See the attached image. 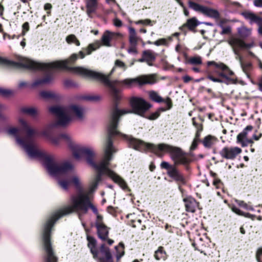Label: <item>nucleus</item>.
Listing matches in <instances>:
<instances>
[{
	"instance_id": "obj_38",
	"label": "nucleus",
	"mask_w": 262,
	"mask_h": 262,
	"mask_svg": "<svg viewBox=\"0 0 262 262\" xmlns=\"http://www.w3.org/2000/svg\"><path fill=\"white\" fill-rule=\"evenodd\" d=\"M115 66L121 68L124 71L127 69V66L125 63L119 59L115 61Z\"/></svg>"
},
{
	"instance_id": "obj_3",
	"label": "nucleus",
	"mask_w": 262,
	"mask_h": 262,
	"mask_svg": "<svg viewBox=\"0 0 262 262\" xmlns=\"http://www.w3.org/2000/svg\"><path fill=\"white\" fill-rule=\"evenodd\" d=\"M71 205L53 213L43 226L42 238L45 251V262H57L58 258L52 247L50 236L51 229L59 219L71 213L76 212L79 219L82 220V216L87 213L90 208L96 215L99 214L97 208L92 205L88 194L78 193L72 195L71 198Z\"/></svg>"
},
{
	"instance_id": "obj_32",
	"label": "nucleus",
	"mask_w": 262,
	"mask_h": 262,
	"mask_svg": "<svg viewBox=\"0 0 262 262\" xmlns=\"http://www.w3.org/2000/svg\"><path fill=\"white\" fill-rule=\"evenodd\" d=\"M149 96L150 98L156 102L161 103L164 101V99L155 91L149 92Z\"/></svg>"
},
{
	"instance_id": "obj_5",
	"label": "nucleus",
	"mask_w": 262,
	"mask_h": 262,
	"mask_svg": "<svg viewBox=\"0 0 262 262\" xmlns=\"http://www.w3.org/2000/svg\"><path fill=\"white\" fill-rule=\"evenodd\" d=\"M78 58V54H73L68 59L64 60L56 61L50 63H41L21 57H19L18 62H15L9 60L0 56V64L15 68L23 67L32 70H41L46 72H50L55 69H67L72 71L75 73L94 79L93 77L76 70L77 68H81L86 70H88V69L81 67L69 68L68 66V64L73 63Z\"/></svg>"
},
{
	"instance_id": "obj_6",
	"label": "nucleus",
	"mask_w": 262,
	"mask_h": 262,
	"mask_svg": "<svg viewBox=\"0 0 262 262\" xmlns=\"http://www.w3.org/2000/svg\"><path fill=\"white\" fill-rule=\"evenodd\" d=\"M49 112L57 117V120L49 125L50 128L61 126H68L76 118L82 120L84 117L85 109L78 104H72L69 106H53L49 108Z\"/></svg>"
},
{
	"instance_id": "obj_60",
	"label": "nucleus",
	"mask_w": 262,
	"mask_h": 262,
	"mask_svg": "<svg viewBox=\"0 0 262 262\" xmlns=\"http://www.w3.org/2000/svg\"><path fill=\"white\" fill-rule=\"evenodd\" d=\"M138 62H146V60H145V57H144V56L143 55V53H142V56L141 58L139 59L138 60H137Z\"/></svg>"
},
{
	"instance_id": "obj_35",
	"label": "nucleus",
	"mask_w": 262,
	"mask_h": 262,
	"mask_svg": "<svg viewBox=\"0 0 262 262\" xmlns=\"http://www.w3.org/2000/svg\"><path fill=\"white\" fill-rule=\"evenodd\" d=\"M188 62L193 65L201 64L202 63L201 57L200 56H195L190 58Z\"/></svg>"
},
{
	"instance_id": "obj_44",
	"label": "nucleus",
	"mask_w": 262,
	"mask_h": 262,
	"mask_svg": "<svg viewBox=\"0 0 262 262\" xmlns=\"http://www.w3.org/2000/svg\"><path fill=\"white\" fill-rule=\"evenodd\" d=\"M97 48L94 47V45L93 44H90L88 47L87 48L85 49V51L86 52V54L88 55H90L91 54L92 52L95 51Z\"/></svg>"
},
{
	"instance_id": "obj_42",
	"label": "nucleus",
	"mask_w": 262,
	"mask_h": 262,
	"mask_svg": "<svg viewBox=\"0 0 262 262\" xmlns=\"http://www.w3.org/2000/svg\"><path fill=\"white\" fill-rule=\"evenodd\" d=\"M220 34L221 35L230 34L231 32V28L230 26L224 27Z\"/></svg>"
},
{
	"instance_id": "obj_37",
	"label": "nucleus",
	"mask_w": 262,
	"mask_h": 262,
	"mask_svg": "<svg viewBox=\"0 0 262 262\" xmlns=\"http://www.w3.org/2000/svg\"><path fill=\"white\" fill-rule=\"evenodd\" d=\"M13 94V92L8 89L0 88V95L4 97H9Z\"/></svg>"
},
{
	"instance_id": "obj_62",
	"label": "nucleus",
	"mask_w": 262,
	"mask_h": 262,
	"mask_svg": "<svg viewBox=\"0 0 262 262\" xmlns=\"http://www.w3.org/2000/svg\"><path fill=\"white\" fill-rule=\"evenodd\" d=\"M183 10H184V13L185 15H186V16H188L189 15V12L188 11V10L186 9V8H184L183 9Z\"/></svg>"
},
{
	"instance_id": "obj_27",
	"label": "nucleus",
	"mask_w": 262,
	"mask_h": 262,
	"mask_svg": "<svg viewBox=\"0 0 262 262\" xmlns=\"http://www.w3.org/2000/svg\"><path fill=\"white\" fill-rule=\"evenodd\" d=\"M20 112L33 118L36 117L38 115L37 109L33 107H23L20 108Z\"/></svg>"
},
{
	"instance_id": "obj_41",
	"label": "nucleus",
	"mask_w": 262,
	"mask_h": 262,
	"mask_svg": "<svg viewBox=\"0 0 262 262\" xmlns=\"http://www.w3.org/2000/svg\"><path fill=\"white\" fill-rule=\"evenodd\" d=\"M96 217H97V219H96V221L95 222L96 227H97L98 225H104V224L103 223L102 216H101V215L98 214L96 215Z\"/></svg>"
},
{
	"instance_id": "obj_46",
	"label": "nucleus",
	"mask_w": 262,
	"mask_h": 262,
	"mask_svg": "<svg viewBox=\"0 0 262 262\" xmlns=\"http://www.w3.org/2000/svg\"><path fill=\"white\" fill-rule=\"evenodd\" d=\"M113 23L114 26H115L117 27H120L122 26V21L117 18H116L114 19Z\"/></svg>"
},
{
	"instance_id": "obj_54",
	"label": "nucleus",
	"mask_w": 262,
	"mask_h": 262,
	"mask_svg": "<svg viewBox=\"0 0 262 262\" xmlns=\"http://www.w3.org/2000/svg\"><path fill=\"white\" fill-rule=\"evenodd\" d=\"M262 136L261 133H259L258 135L254 134L252 136V139L255 141H258Z\"/></svg>"
},
{
	"instance_id": "obj_14",
	"label": "nucleus",
	"mask_w": 262,
	"mask_h": 262,
	"mask_svg": "<svg viewBox=\"0 0 262 262\" xmlns=\"http://www.w3.org/2000/svg\"><path fill=\"white\" fill-rule=\"evenodd\" d=\"M168 175L174 181L184 184L185 179L183 174L176 167H173L171 169L167 171Z\"/></svg>"
},
{
	"instance_id": "obj_48",
	"label": "nucleus",
	"mask_w": 262,
	"mask_h": 262,
	"mask_svg": "<svg viewBox=\"0 0 262 262\" xmlns=\"http://www.w3.org/2000/svg\"><path fill=\"white\" fill-rule=\"evenodd\" d=\"M166 40L164 38H162V39H160L154 42V44L156 46H160V45H165L166 43Z\"/></svg>"
},
{
	"instance_id": "obj_53",
	"label": "nucleus",
	"mask_w": 262,
	"mask_h": 262,
	"mask_svg": "<svg viewBox=\"0 0 262 262\" xmlns=\"http://www.w3.org/2000/svg\"><path fill=\"white\" fill-rule=\"evenodd\" d=\"M199 142L193 140L191 145L190 147V150L192 151L196 149L198 146Z\"/></svg>"
},
{
	"instance_id": "obj_63",
	"label": "nucleus",
	"mask_w": 262,
	"mask_h": 262,
	"mask_svg": "<svg viewBox=\"0 0 262 262\" xmlns=\"http://www.w3.org/2000/svg\"><path fill=\"white\" fill-rule=\"evenodd\" d=\"M256 254L259 256H261L262 255V248H259L257 250Z\"/></svg>"
},
{
	"instance_id": "obj_24",
	"label": "nucleus",
	"mask_w": 262,
	"mask_h": 262,
	"mask_svg": "<svg viewBox=\"0 0 262 262\" xmlns=\"http://www.w3.org/2000/svg\"><path fill=\"white\" fill-rule=\"evenodd\" d=\"M143 53L147 64L149 66H152V63L156 60L155 54L150 50L144 51Z\"/></svg>"
},
{
	"instance_id": "obj_13",
	"label": "nucleus",
	"mask_w": 262,
	"mask_h": 262,
	"mask_svg": "<svg viewBox=\"0 0 262 262\" xmlns=\"http://www.w3.org/2000/svg\"><path fill=\"white\" fill-rule=\"evenodd\" d=\"M252 129L253 126L252 125L247 126L244 130L237 135V143H240L243 147L247 146L250 144H253V140L247 138L248 132L251 131Z\"/></svg>"
},
{
	"instance_id": "obj_21",
	"label": "nucleus",
	"mask_w": 262,
	"mask_h": 262,
	"mask_svg": "<svg viewBox=\"0 0 262 262\" xmlns=\"http://www.w3.org/2000/svg\"><path fill=\"white\" fill-rule=\"evenodd\" d=\"M218 141L217 139L212 135L206 136L202 141L204 146L207 148H210L213 145L215 144Z\"/></svg>"
},
{
	"instance_id": "obj_23",
	"label": "nucleus",
	"mask_w": 262,
	"mask_h": 262,
	"mask_svg": "<svg viewBox=\"0 0 262 262\" xmlns=\"http://www.w3.org/2000/svg\"><path fill=\"white\" fill-rule=\"evenodd\" d=\"M129 32V42L130 45L137 46L139 38L137 36L136 30L134 28L129 27L128 28Z\"/></svg>"
},
{
	"instance_id": "obj_61",
	"label": "nucleus",
	"mask_w": 262,
	"mask_h": 262,
	"mask_svg": "<svg viewBox=\"0 0 262 262\" xmlns=\"http://www.w3.org/2000/svg\"><path fill=\"white\" fill-rule=\"evenodd\" d=\"M78 55H79V57L81 59H83L85 57L84 53L81 51L79 52Z\"/></svg>"
},
{
	"instance_id": "obj_22",
	"label": "nucleus",
	"mask_w": 262,
	"mask_h": 262,
	"mask_svg": "<svg viewBox=\"0 0 262 262\" xmlns=\"http://www.w3.org/2000/svg\"><path fill=\"white\" fill-rule=\"evenodd\" d=\"M53 80L52 76L49 75H47L45 78L41 79H38L34 81L31 84L32 88L36 86H42L45 84L50 83Z\"/></svg>"
},
{
	"instance_id": "obj_40",
	"label": "nucleus",
	"mask_w": 262,
	"mask_h": 262,
	"mask_svg": "<svg viewBox=\"0 0 262 262\" xmlns=\"http://www.w3.org/2000/svg\"><path fill=\"white\" fill-rule=\"evenodd\" d=\"M161 167L167 169V171L171 169L174 166L170 165L167 162L163 161L161 163Z\"/></svg>"
},
{
	"instance_id": "obj_49",
	"label": "nucleus",
	"mask_w": 262,
	"mask_h": 262,
	"mask_svg": "<svg viewBox=\"0 0 262 262\" xmlns=\"http://www.w3.org/2000/svg\"><path fill=\"white\" fill-rule=\"evenodd\" d=\"M119 246H120L123 249H124V245L123 243H120L119 244ZM124 254V251L123 250L120 254H118L117 255V259L118 260L122 256H123Z\"/></svg>"
},
{
	"instance_id": "obj_29",
	"label": "nucleus",
	"mask_w": 262,
	"mask_h": 262,
	"mask_svg": "<svg viewBox=\"0 0 262 262\" xmlns=\"http://www.w3.org/2000/svg\"><path fill=\"white\" fill-rule=\"evenodd\" d=\"M113 33L108 30L105 31L102 36V41L103 45L110 47L111 46L110 41L113 37Z\"/></svg>"
},
{
	"instance_id": "obj_47",
	"label": "nucleus",
	"mask_w": 262,
	"mask_h": 262,
	"mask_svg": "<svg viewBox=\"0 0 262 262\" xmlns=\"http://www.w3.org/2000/svg\"><path fill=\"white\" fill-rule=\"evenodd\" d=\"M163 102H165L166 103V104L167 106L168 110H169L171 108V107L172 106V103H171V99H170V98L167 97L166 98V99H165V100L164 99V101H163Z\"/></svg>"
},
{
	"instance_id": "obj_4",
	"label": "nucleus",
	"mask_w": 262,
	"mask_h": 262,
	"mask_svg": "<svg viewBox=\"0 0 262 262\" xmlns=\"http://www.w3.org/2000/svg\"><path fill=\"white\" fill-rule=\"evenodd\" d=\"M76 70L93 77L94 79L98 80L103 83L105 85L108 86L111 89L112 95L116 101H119L121 98L119 90L116 88V86L131 88L136 85L142 86L146 84H153L157 82V78L155 74L143 75L134 78H126L122 80H116L111 81L109 79L110 75L106 76L100 72L86 70L81 68H77Z\"/></svg>"
},
{
	"instance_id": "obj_36",
	"label": "nucleus",
	"mask_w": 262,
	"mask_h": 262,
	"mask_svg": "<svg viewBox=\"0 0 262 262\" xmlns=\"http://www.w3.org/2000/svg\"><path fill=\"white\" fill-rule=\"evenodd\" d=\"M40 96L45 99L53 98L55 97V94L51 91H42L40 93Z\"/></svg>"
},
{
	"instance_id": "obj_58",
	"label": "nucleus",
	"mask_w": 262,
	"mask_h": 262,
	"mask_svg": "<svg viewBox=\"0 0 262 262\" xmlns=\"http://www.w3.org/2000/svg\"><path fill=\"white\" fill-rule=\"evenodd\" d=\"M52 6L51 4L49 3H47L44 6V9L46 10H49L52 8Z\"/></svg>"
},
{
	"instance_id": "obj_7",
	"label": "nucleus",
	"mask_w": 262,
	"mask_h": 262,
	"mask_svg": "<svg viewBox=\"0 0 262 262\" xmlns=\"http://www.w3.org/2000/svg\"><path fill=\"white\" fill-rule=\"evenodd\" d=\"M207 64L208 66H213L216 69L215 71L216 77L213 76L211 73H209L207 76V79L214 82L225 83L226 84H229L233 82L234 79L232 76L234 75V73L224 63L209 61Z\"/></svg>"
},
{
	"instance_id": "obj_43",
	"label": "nucleus",
	"mask_w": 262,
	"mask_h": 262,
	"mask_svg": "<svg viewBox=\"0 0 262 262\" xmlns=\"http://www.w3.org/2000/svg\"><path fill=\"white\" fill-rule=\"evenodd\" d=\"M137 46H133V45H130V47L127 50V52L129 54H137V50L136 49Z\"/></svg>"
},
{
	"instance_id": "obj_52",
	"label": "nucleus",
	"mask_w": 262,
	"mask_h": 262,
	"mask_svg": "<svg viewBox=\"0 0 262 262\" xmlns=\"http://www.w3.org/2000/svg\"><path fill=\"white\" fill-rule=\"evenodd\" d=\"M182 79L185 83H188L192 79V77L188 75H185L183 77Z\"/></svg>"
},
{
	"instance_id": "obj_19",
	"label": "nucleus",
	"mask_w": 262,
	"mask_h": 262,
	"mask_svg": "<svg viewBox=\"0 0 262 262\" xmlns=\"http://www.w3.org/2000/svg\"><path fill=\"white\" fill-rule=\"evenodd\" d=\"M86 13L90 17L96 12L98 6V0H85Z\"/></svg>"
},
{
	"instance_id": "obj_1",
	"label": "nucleus",
	"mask_w": 262,
	"mask_h": 262,
	"mask_svg": "<svg viewBox=\"0 0 262 262\" xmlns=\"http://www.w3.org/2000/svg\"><path fill=\"white\" fill-rule=\"evenodd\" d=\"M132 112V111L130 110H120L117 108H115L112 112L107 127V137L104 147V156L98 164H95L93 161L95 152L92 148L83 146L76 142L72 149L74 157L76 159H80L82 157H84L87 163L95 168L98 171H106L108 177L123 189L127 188L126 183L121 177L108 167L110 161L113 158V154L117 151V149L113 145L112 140V138L115 136L123 137L128 141L129 147L140 151H145L149 150L156 154H158L159 151L168 152L170 154V158L175 165H183L186 169H188V164L190 163L191 160L180 148L164 143L157 145L145 143L141 140L128 137L120 132L117 129L119 117L122 115Z\"/></svg>"
},
{
	"instance_id": "obj_20",
	"label": "nucleus",
	"mask_w": 262,
	"mask_h": 262,
	"mask_svg": "<svg viewBox=\"0 0 262 262\" xmlns=\"http://www.w3.org/2000/svg\"><path fill=\"white\" fill-rule=\"evenodd\" d=\"M96 227L99 238L102 241L106 240L108 235V228L104 224L102 225H98V226Z\"/></svg>"
},
{
	"instance_id": "obj_34",
	"label": "nucleus",
	"mask_w": 262,
	"mask_h": 262,
	"mask_svg": "<svg viewBox=\"0 0 262 262\" xmlns=\"http://www.w3.org/2000/svg\"><path fill=\"white\" fill-rule=\"evenodd\" d=\"M236 204L247 210H254V208L251 205L246 203L244 201L241 200H235Z\"/></svg>"
},
{
	"instance_id": "obj_59",
	"label": "nucleus",
	"mask_w": 262,
	"mask_h": 262,
	"mask_svg": "<svg viewBox=\"0 0 262 262\" xmlns=\"http://www.w3.org/2000/svg\"><path fill=\"white\" fill-rule=\"evenodd\" d=\"M258 26V33L259 35L262 36V21L260 22V24Z\"/></svg>"
},
{
	"instance_id": "obj_55",
	"label": "nucleus",
	"mask_w": 262,
	"mask_h": 262,
	"mask_svg": "<svg viewBox=\"0 0 262 262\" xmlns=\"http://www.w3.org/2000/svg\"><path fill=\"white\" fill-rule=\"evenodd\" d=\"M202 130V127H200V128H197V131H196V132L195 133V137H197V138H200V136H201V132Z\"/></svg>"
},
{
	"instance_id": "obj_28",
	"label": "nucleus",
	"mask_w": 262,
	"mask_h": 262,
	"mask_svg": "<svg viewBox=\"0 0 262 262\" xmlns=\"http://www.w3.org/2000/svg\"><path fill=\"white\" fill-rule=\"evenodd\" d=\"M200 24H201V23L198 21L196 17H193L188 19L184 26L187 27L189 30L194 31L195 28Z\"/></svg>"
},
{
	"instance_id": "obj_2",
	"label": "nucleus",
	"mask_w": 262,
	"mask_h": 262,
	"mask_svg": "<svg viewBox=\"0 0 262 262\" xmlns=\"http://www.w3.org/2000/svg\"><path fill=\"white\" fill-rule=\"evenodd\" d=\"M19 122L21 128H10L7 130V134L15 138L17 144L24 148L30 158L42 160V164L48 173L58 179V184L61 188L68 190L72 184L76 188L80 189V178L77 174L70 176L68 174L74 169L73 165L69 161L57 163L52 157L46 156L34 143L33 137L36 131L30 127L24 119H20Z\"/></svg>"
},
{
	"instance_id": "obj_30",
	"label": "nucleus",
	"mask_w": 262,
	"mask_h": 262,
	"mask_svg": "<svg viewBox=\"0 0 262 262\" xmlns=\"http://www.w3.org/2000/svg\"><path fill=\"white\" fill-rule=\"evenodd\" d=\"M155 257L157 260H165L166 258V253L164 250L163 248L160 247L155 251Z\"/></svg>"
},
{
	"instance_id": "obj_56",
	"label": "nucleus",
	"mask_w": 262,
	"mask_h": 262,
	"mask_svg": "<svg viewBox=\"0 0 262 262\" xmlns=\"http://www.w3.org/2000/svg\"><path fill=\"white\" fill-rule=\"evenodd\" d=\"M143 25H149V26H152V24H151V21L149 19H146L143 20Z\"/></svg>"
},
{
	"instance_id": "obj_39",
	"label": "nucleus",
	"mask_w": 262,
	"mask_h": 262,
	"mask_svg": "<svg viewBox=\"0 0 262 262\" xmlns=\"http://www.w3.org/2000/svg\"><path fill=\"white\" fill-rule=\"evenodd\" d=\"M231 210H232V211H233L234 213H235L236 214H237L238 215H243V216H248V215H249V213H244L240 209H239L238 208H237L236 207H235L234 206H233L231 207Z\"/></svg>"
},
{
	"instance_id": "obj_10",
	"label": "nucleus",
	"mask_w": 262,
	"mask_h": 262,
	"mask_svg": "<svg viewBox=\"0 0 262 262\" xmlns=\"http://www.w3.org/2000/svg\"><path fill=\"white\" fill-rule=\"evenodd\" d=\"M133 111L139 115H143L151 105L141 98L133 97L130 99Z\"/></svg>"
},
{
	"instance_id": "obj_17",
	"label": "nucleus",
	"mask_w": 262,
	"mask_h": 262,
	"mask_svg": "<svg viewBox=\"0 0 262 262\" xmlns=\"http://www.w3.org/2000/svg\"><path fill=\"white\" fill-rule=\"evenodd\" d=\"M186 210L193 213L198 207V203L192 198L188 197L183 200Z\"/></svg>"
},
{
	"instance_id": "obj_18",
	"label": "nucleus",
	"mask_w": 262,
	"mask_h": 262,
	"mask_svg": "<svg viewBox=\"0 0 262 262\" xmlns=\"http://www.w3.org/2000/svg\"><path fill=\"white\" fill-rule=\"evenodd\" d=\"M100 252L104 257H101L99 258V262H113L112 256L108 248L105 247L104 244H102L100 247Z\"/></svg>"
},
{
	"instance_id": "obj_15",
	"label": "nucleus",
	"mask_w": 262,
	"mask_h": 262,
	"mask_svg": "<svg viewBox=\"0 0 262 262\" xmlns=\"http://www.w3.org/2000/svg\"><path fill=\"white\" fill-rule=\"evenodd\" d=\"M242 15L251 25L256 24L258 26L260 24V22H262V17L256 15L252 12L245 11L243 12Z\"/></svg>"
},
{
	"instance_id": "obj_57",
	"label": "nucleus",
	"mask_w": 262,
	"mask_h": 262,
	"mask_svg": "<svg viewBox=\"0 0 262 262\" xmlns=\"http://www.w3.org/2000/svg\"><path fill=\"white\" fill-rule=\"evenodd\" d=\"M257 85L259 87V90L262 91V76L259 79Z\"/></svg>"
},
{
	"instance_id": "obj_12",
	"label": "nucleus",
	"mask_w": 262,
	"mask_h": 262,
	"mask_svg": "<svg viewBox=\"0 0 262 262\" xmlns=\"http://www.w3.org/2000/svg\"><path fill=\"white\" fill-rule=\"evenodd\" d=\"M242 149L238 147L225 146L219 152L223 158L227 160H233L242 152Z\"/></svg>"
},
{
	"instance_id": "obj_11",
	"label": "nucleus",
	"mask_w": 262,
	"mask_h": 262,
	"mask_svg": "<svg viewBox=\"0 0 262 262\" xmlns=\"http://www.w3.org/2000/svg\"><path fill=\"white\" fill-rule=\"evenodd\" d=\"M49 139L51 143L54 146L60 145L62 141L65 142L71 150L75 143L73 138L67 134H61L57 137H50Z\"/></svg>"
},
{
	"instance_id": "obj_64",
	"label": "nucleus",
	"mask_w": 262,
	"mask_h": 262,
	"mask_svg": "<svg viewBox=\"0 0 262 262\" xmlns=\"http://www.w3.org/2000/svg\"><path fill=\"white\" fill-rule=\"evenodd\" d=\"M100 99V97L99 96H95L92 97L90 98V100H98Z\"/></svg>"
},
{
	"instance_id": "obj_26",
	"label": "nucleus",
	"mask_w": 262,
	"mask_h": 262,
	"mask_svg": "<svg viewBox=\"0 0 262 262\" xmlns=\"http://www.w3.org/2000/svg\"><path fill=\"white\" fill-rule=\"evenodd\" d=\"M237 33L242 40L248 37L251 34V29H249L245 26H241L237 29Z\"/></svg>"
},
{
	"instance_id": "obj_33",
	"label": "nucleus",
	"mask_w": 262,
	"mask_h": 262,
	"mask_svg": "<svg viewBox=\"0 0 262 262\" xmlns=\"http://www.w3.org/2000/svg\"><path fill=\"white\" fill-rule=\"evenodd\" d=\"M66 40L69 44L75 43L77 46H79L80 45L79 41L74 34H71L67 36L66 38Z\"/></svg>"
},
{
	"instance_id": "obj_9",
	"label": "nucleus",
	"mask_w": 262,
	"mask_h": 262,
	"mask_svg": "<svg viewBox=\"0 0 262 262\" xmlns=\"http://www.w3.org/2000/svg\"><path fill=\"white\" fill-rule=\"evenodd\" d=\"M188 5L189 7L193 10L209 17L215 19H218L220 17V14L216 10L200 5L191 1H188Z\"/></svg>"
},
{
	"instance_id": "obj_45",
	"label": "nucleus",
	"mask_w": 262,
	"mask_h": 262,
	"mask_svg": "<svg viewBox=\"0 0 262 262\" xmlns=\"http://www.w3.org/2000/svg\"><path fill=\"white\" fill-rule=\"evenodd\" d=\"M29 30V25L28 22L25 23L23 25V32L22 34L24 35L27 31Z\"/></svg>"
},
{
	"instance_id": "obj_25",
	"label": "nucleus",
	"mask_w": 262,
	"mask_h": 262,
	"mask_svg": "<svg viewBox=\"0 0 262 262\" xmlns=\"http://www.w3.org/2000/svg\"><path fill=\"white\" fill-rule=\"evenodd\" d=\"M87 239L89 242L88 247L90 249L94 258H96L97 257L98 255V251L96 248V241L93 237L91 236H88Z\"/></svg>"
},
{
	"instance_id": "obj_8",
	"label": "nucleus",
	"mask_w": 262,
	"mask_h": 262,
	"mask_svg": "<svg viewBox=\"0 0 262 262\" xmlns=\"http://www.w3.org/2000/svg\"><path fill=\"white\" fill-rule=\"evenodd\" d=\"M227 42L231 47L232 50L236 55V59L241 60V56L239 54V51L245 48H250L253 46V43H246L243 40L240 39L237 36L232 35L227 40Z\"/></svg>"
},
{
	"instance_id": "obj_31",
	"label": "nucleus",
	"mask_w": 262,
	"mask_h": 262,
	"mask_svg": "<svg viewBox=\"0 0 262 262\" xmlns=\"http://www.w3.org/2000/svg\"><path fill=\"white\" fill-rule=\"evenodd\" d=\"M241 66L242 68L243 71L246 73L248 77H249L248 72L252 69V64L249 62H244L242 61V57H241V60H239Z\"/></svg>"
},
{
	"instance_id": "obj_51",
	"label": "nucleus",
	"mask_w": 262,
	"mask_h": 262,
	"mask_svg": "<svg viewBox=\"0 0 262 262\" xmlns=\"http://www.w3.org/2000/svg\"><path fill=\"white\" fill-rule=\"evenodd\" d=\"M254 5L257 7H262V0H254Z\"/></svg>"
},
{
	"instance_id": "obj_16",
	"label": "nucleus",
	"mask_w": 262,
	"mask_h": 262,
	"mask_svg": "<svg viewBox=\"0 0 262 262\" xmlns=\"http://www.w3.org/2000/svg\"><path fill=\"white\" fill-rule=\"evenodd\" d=\"M98 173L96 175L94 180L91 182L89 188L88 192L85 193L88 194V196L90 197V194L93 192L97 188L98 183L101 181V176L102 174H106L108 176V174L107 173L106 171H103L102 172L98 171ZM79 193H83L82 192H80Z\"/></svg>"
},
{
	"instance_id": "obj_50",
	"label": "nucleus",
	"mask_w": 262,
	"mask_h": 262,
	"mask_svg": "<svg viewBox=\"0 0 262 262\" xmlns=\"http://www.w3.org/2000/svg\"><path fill=\"white\" fill-rule=\"evenodd\" d=\"M159 113L155 112L154 113L151 114L148 117V119L150 120H155L158 118L159 116Z\"/></svg>"
}]
</instances>
